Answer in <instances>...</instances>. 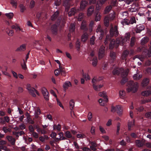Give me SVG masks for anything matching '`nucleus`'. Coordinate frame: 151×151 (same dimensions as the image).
<instances>
[{
  "mask_svg": "<svg viewBox=\"0 0 151 151\" xmlns=\"http://www.w3.org/2000/svg\"><path fill=\"white\" fill-rule=\"evenodd\" d=\"M130 37L129 33H127L125 34L124 38L122 37L118 38L116 39V41L112 40L111 41L109 45V49H112L114 46L117 47L119 45L123 46L126 42L129 41Z\"/></svg>",
  "mask_w": 151,
  "mask_h": 151,
  "instance_id": "nucleus-1",
  "label": "nucleus"
},
{
  "mask_svg": "<svg viewBox=\"0 0 151 151\" xmlns=\"http://www.w3.org/2000/svg\"><path fill=\"white\" fill-rule=\"evenodd\" d=\"M129 71V70L127 68L124 70L122 68H115L113 70V73L114 75H118L119 73H121V76L122 78L121 83L122 84H124L128 80L126 77L127 76Z\"/></svg>",
  "mask_w": 151,
  "mask_h": 151,
  "instance_id": "nucleus-2",
  "label": "nucleus"
},
{
  "mask_svg": "<svg viewBox=\"0 0 151 151\" xmlns=\"http://www.w3.org/2000/svg\"><path fill=\"white\" fill-rule=\"evenodd\" d=\"M110 36L107 35L104 41V43L106 44L108 43L109 40L111 39V37L113 36L116 37L118 35L117 27L116 26H115L114 27L111 26L110 31Z\"/></svg>",
  "mask_w": 151,
  "mask_h": 151,
  "instance_id": "nucleus-3",
  "label": "nucleus"
},
{
  "mask_svg": "<svg viewBox=\"0 0 151 151\" xmlns=\"http://www.w3.org/2000/svg\"><path fill=\"white\" fill-rule=\"evenodd\" d=\"M32 108L34 111V115L35 118L38 119H41L42 116H40L41 114L40 110L35 103L34 102L32 103Z\"/></svg>",
  "mask_w": 151,
  "mask_h": 151,
  "instance_id": "nucleus-4",
  "label": "nucleus"
},
{
  "mask_svg": "<svg viewBox=\"0 0 151 151\" xmlns=\"http://www.w3.org/2000/svg\"><path fill=\"white\" fill-rule=\"evenodd\" d=\"M115 13L113 12L110 13L109 16H106L105 17L104 20V24L106 26H108L109 24V22L113 20L115 17Z\"/></svg>",
  "mask_w": 151,
  "mask_h": 151,
  "instance_id": "nucleus-5",
  "label": "nucleus"
},
{
  "mask_svg": "<svg viewBox=\"0 0 151 151\" xmlns=\"http://www.w3.org/2000/svg\"><path fill=\"white\" fill-rule=\"evenodd\" d=\"M111 111L113 112H116L118 114L119 116H121L122 114L123 108L121 106L119 105H116L115 106H112Z\"/></svg>",
  "mask_w": 151,
  "mask_h": 151,
  "instance_id": "nucleus-6",
  "label": "nucleus"
},
{
  "mask_svg": "<svg viewBox=\"0 0 151 151\" xmlns=\"http://www.w3.org/2000/svg\"><path fill=\"white\" fill-rule=\"evenodd\" d=\"M105 47L101 46L98 52V58L100 60L105 55Z\"/></svg>",
  "mask_w": 151,
  "mask_h": 151,
  "instance_id": "nucleus-7",
  "label": "nucleus"
},
{
  "mask_svg": "<svg viewBox=\"0 0 151 151\" xmlns=\"http://www.w3.org/2000/svg\"><path fill=\"white\" fill-rule=\"evenodd\" d=\"M42 92L45 99L46 101L49 99V93L47 89L45 88H42Z\"/></svg>",
  "mask_w": 151,
  "mask_h": 151,
  "instance_id": "nucleus-8",
  "label": "nucleus"
},
{
  "mask_svg": "<svg viewBox=\"0 0 151 151\" xmlns=\"http://www.w3.org/2000/svg\"><path fill=\"white\" fill-rule=\"evenodd\" d=\"M96 32L99 34L101 36L99 37L100 40H101L102 38V36L104 35V31L101 29V26L100 25H99L97 28L96 29Z\"/></svg>",
  "mask_w": 151,
  "mask_h": 151,
  "instance_id": "nucleus-9",
  "label": "nucleus"
},
{
  "mask_svg": "<svg viewBox=\"0 0 151 151\" xmlns=\"http://www.w3.org/2000/svg\"><path fill=\"white\" fill-rule=\"evenodd\" d=\"M145 140H142L140 141L139 140H137L136 141L135 143L137 146L139 147H142L145 144Z\"/></svg>",
  "mask_w": 151,
  "mask_h": 151,
  "instance_id": "nucleus-10",
  "label": "nucleus"
},
{
  "mask_svg": "<svg viewBox=\"0 0 151 151\" xmlns=\"http://www.w3.org/2000/svg\"><path fill=\"white\" fill-rule=\"evenodd\" d=\"M89 59L91 62V64L94 67L96 66L98 63L97 58L94 57V58H91Z\"/></svg>",
  "mask_w": 151,
  "mask_h": 151,
  "instance_id": "nucleus-11",
  "label": "nucleus"
},
{
  "mask_svg": "<svg viewBox=\"0 0 151 151\" xmlns=\"http://www.w3.org/2000/svg\"><path fill=\"white\" fill-rule=\"evenodd\" d=\"M94 7L93 6H90L88 9L87 15L88 16L91 15L94 12Z\"/></svg>",
  "mask_w": 151,
  "mask_h": 151,
  "instance_id": "nucleus-12",
  "label": "nucleus"
},
{
  "mask_svg": "<svg viewBox=\"0 0 151 151\" xmlns=\"http://www.w3.org/2000/svg\"><path fill=\"white\" fill-rule=\"evenodd\" d=\"M149 82V79L147 78H144L141 83V86L143 87H145L147 86Z\"/></svg>",
  "mask_w": 151,
  "mask_h": 151,
  "instance_id": "nucleus-13",
  "label": "nucleus"
},
{
  "mask_svg": "<svg viewBox=\"0 0 151 151\" xmlns=\"http://www.w3.org/2000/svg\"><path fill=\"white\" fill-rule=\"evenodd\" d=\"M89 35L87 33H83L81 37V40L83 42H86L88 39Z\"/></svg>",
  "mask_w": 151,
  "mask_h": 151,
  "instance_id": "nucleus-14",
  "label": "nucleus"
},
{
  "mask_svg": "<svg viewBox=\"0 0 151 151\" xmlns=\"http://www.w3.org/2000/svg\"><path fill=\"white\" fill-rule=\"evenodd\" d=\"M142 74L139 72L137 73L134 74L133 76L134 79L135 80H139L142 78Z\"/></svg>",
  "mask_w": 151,
  "mask_h": 151,
  "instance_id": "nucleus-15",
  "label": "nucleus"
},
{
  "mask_svg": "<svg viewBox=\"0 0 151 151\" xmlns=\"http://www.w3.org/2000/svg\"><path fill=\"white\" fill-rule=\"evenodd\" d=\"M132 90V82L131 81H130L127 83V91L128 92H129Z\"/></svg>",
  "mask_w": 151,
  "mask_h": 151,
  "instance_id": "nucleus-16",
  "label": "nucleus"
},
{
  "mask_svg": "<svg viewBox=\"0 0 151 151\" xmlns=\"http://www.w3.org/2000/svg\"><path fill=\"white\" fill-rule=\"evenodd\" d=\"M145 29L144 25L141 24L137 25L136 27V33H138L142 31L143 30Z\"/></svg>",
  "mask_w": 151,
  "mask_h": 151,
  "instance_id": "nucleus-17",
  "label": "nucleus"
},
{
  "mask_svg": "<svg viewBox=\"0 0 151 151\" xmlns=\"http://www.w3.org/2000/svg\"><path fill=\"white\" fill-rule=\"evenodd\" d=\"M88 2L87 1L83 0L81 1L80 4V9L81 10H83L85 8L86 6L87 5Z\"/></svg>",
  "mask_w": 151,
  "mask_h": 151,
  "instance_id": "nucleus-18",
  "label": "nucleus"
},
{
  "mask_svg": "<svg viewBox=\"0 0 151 151\" xmlns=\"http://www.w3.org/2000/svg\"><path fill=\"white\" fill-rule=\"evenodd\" d=\"M30 93L33 96L35 97L36 96V94L37 95H39V93L34 88H32V90L29 91Z\"/></svg>",
  "mask_w": 151,
  "mask_h": 151,
  "instance_id": "nucleus-19",
  "label": "nucleus"
},
{
  "mask_svg": "<svg viewBox=\"0 0 151 151\" xmlns=\"http://www.w3.org/2000/svg\"><path fill=\"white\" fill-rule=\"evenodd\" d=\"M6 138L8 141L10 142L12 144L14 145L15 144V139L14 138L12 137L11 136H8L6 137Z\"/></svg>",
  "mask_w": 151,
  "mask_h": 151,
  "instance_id": "nucleus-20",
  "label": "nucleus"
},
{
  "mask_svg": "<svg viewBox=\"0 0 151 151\" xmlns=\"http://www.w3.org/2000/svg\"><path fill=\"white\" fill-rule=\"evenodd\" d=\"M121 23L123 25H128L129 23L132 24V22L129 21L127 19L124 18L121 22Z\"/></svg>",
  "mask_w": 151,
  "mask_h": 151,
  "instance_id": "nucleus-21",
  "label": "nucleus"
},
{
  "mask_svg": "<svg viewBox=\"0 0 151 151\" xmlns=\"http://www.w3.org/2000/svg\"><path fill=\"white\" fill-rule=\"evenodd\" d=\"M103 86V84H100L98 85H95L94 84L93 85V89L96 91H100V89Z\"/></svg>",
  "mask_w": 151,
  "mask_h": 151,
  "instance_id": "nucleus-22",
  "label": "nucleus"
},
{
  "mask_svg": "<svg viewBox=\"0 0 151 151\" xmlns=\"http://www.w3.org/2000/svg\"><path fill=\"white\" fill-rule=\"evenodd\" d=\"M99 96L101 97H103L105 99H106L105 101L106 102H107L108 100L107 98V96L106 94V93L104 91L100 92L99 93Z\"/></svg>",
  "mask_w": 151,
  "mask_h": 151,
  "instance_id": "nucleus-23",
  "label": "nucleus"
},
{
  "mask_svg": "<svg viewBox=\"0 0 151 151\" xmlns=\"http://www.w3.org/2000/svg\"><path fill=\"white\" fill-rule=\"evenodd\" d=\"M139 88V85L137 83H134L133 85V93L137 91Z\"/></svg>",
  "mask_w": 151,
  "mask_h": 151,
  "instance_id": "nucleus-24",
  "label": "nucleus"
},
{
  "mask_svg": "<svg viewBox=\"0 0 151 151\" xmlns=\"http://www.w3.org/2000/svg\"><path fill=\"white\" fill-rule=\"evenodd\" d=\"M129 52L127 50H125L123 52L121 56V58L122 60L126 59V57L129 54Z\"/></svg>",
  "mask_w": 151,
  "mask_h": 151,
  "instance_id": "nucleus-25",
  "label": "nucleus"
},
{
  "mask_svg": "<svg viewBox=\"0 0 151 151\" xmlns=\"http://www.w3.org/2000/svg\"><path fill=\"white\" fill-rule=\"evenodd\" d=\"M27 119V122L30 124H33L34 123V122L32 119L30 117V116L29 114H26Z\"/></svg>",
  "mask_w": 151,
  "mask_h": 151,
  "instance_id": "nucleus-26",
  "label": "nucleus"
},
{
  "mask_svg": "<svg viewBox=\"0 0 151 151\" xmlns=\"http://www.w3.org/2000/svg\"><path fill=\"white\" fill-rule=\"evenodd\" d=\"M149 39L148 37H145L142 38L141 40V44L142 45H144L148 42Z\"/></svg>",
  "mask_w": 151,
  "mask_h": 151,
  "instance_id": "nucleus-27",
  "label": "nucleus"
},
{
  "mask_svg": "<svg viewBox=\"0 0 151 151\" xmlns=\"http://www.w3.org/2000/svg\"><path fill=\"white\" fill-rule=\"evenodd\" d=\"M119 97L123 99L125 96V92L123 90H120L119 92Z\"/></svg>",
  "mask_w": 151,
  "mask_h": 151,
  "instance_id": "nucleus-28",
  "label": "nucleus"
},
{
  "mask_svg": "<svg viewBox=\"0 0 151 151\" xmlns=\"http://www.w3.org/2000/svg\"><path fill=\"white\" fill-rule=\"evenodd\" d=\"M78 10H77L75 8H72L70 11L68 13V15L69 16L73 15L76 12H77Z\"/></svg>",
  "mask_w": 151,
  "mask_h": 151,
  "instance_id": "nucleus-29",
  "label": "nucleus"
},
{
  "mask_svg": "<svg viewBox=\"0 0 151 151\" xmlns=\"http://www.w3.org/2000/svg\"><path fill=\"white\" fill-rule=\"evenodd\" d=\"M151 94V91H143L141 93L142 96H147Z\"/></svg>",
  "mask_w": 151,
  "mask_h": 151,
  "instance_id": "nucleus-30",
  "label": "nucleus"
},
{
  "mask_svg": "<svg viewBox=\"0 0 151 151\" xmlns=\"http://www.w3.org/2000/svg\"><path fill=\"white\" fill-rule=\"evenodd\" d=\"M81 73L83 77L85 78L86 80H90V77L87 73H84L83 70H82Z\"/></svg>",
  "mask_w": 151,
  "mask_h": 151,
  "instance_id": "nucleus-31",
  "label": "nucleus"
},
{
  "mask_svg": "<svg viewBox=\"0 0 151 151\" xmlns=\"http://www.w3.org/2000/svg\"><path fill=\"white\" fill-rule=\"evenodd\" d=\"M5 15L7 18L9 19H12L14 16V14L13 12H9L6 13Z\"/></svg>",
  "mask_w": 151,
  "mask_h": 151,
  "instance_id": "nucleus-32",
  "label": "nucleus"
},
{
  "mask_svg": "<svg viewBox=\"0 0 151 151\" xmlns=\"http://www.w3.org/2000/svg\"><path fill=\"white\" fill-rule=\"evenodd\" d=\"M26 45L25 44H22L18 48L16 51H24L25 50Z\"/></svg>",
  "mask_w": 151,
  "mask_h": 151,
  "instance_id": "nucleus-33",
  "label": "nucleus"
},
{
  "mask_svg": "<svg viewBox=\"0 0 151 151\" xmlns=\"http://www.w3.org/2000/svg\"><path fill=\"white\" fill-rule=\"evenodd\" d=\"M76 47L77 49V50L79 51L80 48V41L78 39H77V41L76 43Z\"/></svg>",
  "mask_w": 151,
  "mask_h": 151,
  "instance_id": "nucleus-34",
  "label": "nucleus"
},
{
  "mask_svg": "<svg viewBox=\"0 0 151 151\" xmlns=\"http://www.w3.org/2000/svg\"><path fill=\"white\" fill-rule=\"evenodd\" d=\"M71 85L70 82L69 81H67L65 82L63 85V87L65 89H67L68 87L71 86Z\"/></svg>",
  "mask_w": 151,
  "mask_h": 151,
  "instance_id": "nucleus-35",
  "label": "nucleus"
},
{
  "mask_svg": "<svg viewBox=\"0 0 151 151\" xmlns=\"http://www.w3.org/2000/svg\"><path fill=\"white\" fill-rule=\"evenodd\" d=\"M101 80V79H97L96 77H94L92 79V83H93V85H96V83L98 82Z\"/></svg>",
  "mask_w": 151,
  "mask_h": 151,
  "instance_id": "nucleus-36",
  "label": "nucleus"
},
{
  "mask_svg": "<svg viewBox=\"0 0 151 151\" xmlns=\"http://www.w3.org/2000/svg\"><path fill=\"white\" fill-rule=\"evenodd\" d=\"M53 129L54 130H56L58 131H60L61 130V126L60 124L57 125L55 124L53 126Z\"/></svg>",
  "mask_w": 151,
  "mask_h": 151,
  "instance_id": "nucleus-37",
  "label": "nucleus"
},
{
  "mask_svg": "<svg viewBox=\"0 0 151 151\" xmlns=\"http://www.w3.org/2000/svg\"><path fill=\"white\" fill-rule=\"evenodd\" d=\"M81 28L82 29H84L85 30L87 29V28L86 27V22L85 21H82Z\"/></svg>",
  "mask_w": 151,
  "mask_h": 151,
  "instance_id": "nucleus-38",
  "label": "nucleus"
},
{
  "mask_svg": "<svg viewBox=\"0 0 151 151\" xmlns=\"http://www.w3.org/2000/svg\"><path fill=\"white\" fill-rule=\"evenodd\" d=\"M91 145L90 146V147L91 150L94 151L96 150V144L95 142H93L91 143Z\"/></svg>",
  "mask_w": 151,
  "mask_h": 151,
  "instance_id": "nucleus-39",
  "label": "nucleus"
},
{
  "mask_svg": "<svg viewBox=\"0 0 151 151\" xmlns=\"http://www.w3.org/2000/svg\"><path fill=\"white\" fill-rule=\"evenodd\" d=\"M111 8L112 7L111 5H110L106 7L104 11V14H106L109 13L110 10L111 9Z\"/></svg>",
  "mask_w": 151,
  "mask_h": 151,
  "instance_id": "nucleus-40",
  "label": "nucleus"
},
{
  "mask_svg": "<svg viewBox=\"0 0 151 151\" xmlns=\"http://www.w3.org/2000/svg\"><path fill=\"white\" fill-rule=\"evenodd\" d=\"M24 60H23V62L21 63V65L22 68L24 70H26L27 69V67L26 65V63Z\"/></svg>",
  "mask_w": 151,
  "mask_h": 151,
  "instance_id": "nucleus-41",
  "label": "nucleus"
},
{
  "mask_svg": "<svg viewBox=\"0 0 151 151\" xmlns=\"http://www.w3.org/2000/svg\"><path fill=\"white\" fill-rule=\"evenodd\" d=\"M101 16L100 13H96L95 17V21L96 22L99 21L101 19Z\"/></svg>",
  "mask_w": 151,
  "mask_h": 151,
  "instance_id": "nucleus-42",
  "label": "nucleus"
},
{
  "mask_svg": "<svg viewBox=\"0 0 151 151\" xmlns=\"http://www.w3.org/2000/svg\"><path fill=\"white\" fill-rule=\"evenodd\" d=\"M58 11H56L52 16L51 17V19L52 20H54L55 19L57 18L58 15Z\"/></svg>",
  "mask_w": 151,
  "mask_h": 151,
  "instance_id": "nucleus-43",
  "label": "nucleus"
},
{
  "mask_svg": "<svg viewBox=\"0 0 151 151\" xmlns=\"http://www.w3.org/2000/svg\"><path fill=\"white\" fill-rule=\"evenodd\" d=\"M59 139L60 140H64L66 139L65 137L63 136V132H61L58 133Z\"/></svg>",
  "mask_w": 151,
  "mask_h": 151,
  "instance_id": "nucleus-44",
  "label": "nucleus"
},
{
  "mask_svg": "<svg viewBox=\"0 0 151 151\" xmlns=\"http://www.w3.org/2000/svg\"><path fill=\"white\" fill-rule=\"evenodd\" d=\"M110 57L111 58L112 60H114L116 58V54L115 52H111L110 53Z\"/></svg>",
  "mask_w": 151,
  "mask_h": 151,
  "instance_id": "nucleus-45",
  "label": "nucleus"
},
{
  "mask_svg": "<svg viewBox=\"0 0 151 151\" xmlns=\"http://www.w3.org/2000/svg\"><path fill=\"white\" fill-rule=\"evenodd\" d=\"M75 24H71L70 27V32H73L75 30Z\"/></svg>",
  "mask_w": 151,
  "mask_h": 151,
  "instance_id": "nucleus-46",
  "label": "nucleus"
},
{
  "mask_svg": "<svg viewBox=\"0 0 151 151\" xmlns=\"http://www.w3.org/2000/svg\"><path fill=\"white\" fill-rule=\"evenodd\" d=\"M103 4H101V3H99V1H98L96 5V10H100Z\"/></svg>",
  "mask_w": 151,
  "mask_h": 151,
  "instance_id": "nucleus-47",
  "label": "nucleus"
},
{
  "mask_svg": "<svg viewBox=\"0 0 151 151\" xmlns=\"http://www.w3.org/2000/svg\"><path fill=\"white\" fill-rule=\"evenodd\" d=\"M20 12H23L26 9L25 6L22 4H20L19 5Z\"/></svg>",
  "mask_w": 151,
  "mask_h": 151,
  "instance_id": "nucleus-48",
  "label": "nucleus"
},
{
  "mask_svg": "<svg viewBox=\"0 0 151 151\" xmlns=\"http://www.w3.org/2000/svg\"><path fill=\"white\" fill-rule=\"evenodd\" d=\"M70 109H73L75 103L73 100H71L69 102Z\"/></svg>",
  "mask_w": 151,
  "mask_h": 151,
  "instance_id": "nucleus-49",
  "label": "nucleus"
},
{
  "mask_svg": "<svg viewBox=\"0 0 151 151\" xmlns=\"http://www.w3.org/2000/svg\"><path fill=\"white\" fill-rule=\"evenodd\" d=\"M65 136L68 138H70L72 137L70 132L69 131H66L65 133Z\"/></svg>",
  "mask_w": 151,
  "mask_h": 151,
  "instance_id": "nucleus-50",
  "label": "nucleus"
},
{
  "mask_svg": "<svg viewBox=\"0 0 151 151\" xmlns=\"http://www.w3.org/2000/svg\"><path fill=\"white\" fill-rule=\"evenodd\" d=\"M11 4L12 5V6L16 8L17 7V3L16 1L14 0H11Z\"/></svg>",
  "mask_w": 151,
  "mask_h": 151,
  "instance_id": "nucleus-51",
  "label": "nucleus"
},
{
  "mask_svg": "<svg viewBox=\"0 0 151 151\" xmlns=\"http://www.w3.org/2000/svg\"><path fill=\"white\" fill-rule=\"evenodd\" d=\"M57 26L56 24H54L51 27V30L53 32H56Z\"/></svg>",
  "mask_w": 151,
  "mask_h": 151,
  "instance_id": "nucleus-52",
  "label": "nucleus"
},
{
  "mask_svg": "<svg viewBox=\"0 0 151 151\" xmlns=\"http://www.w3.org/2000/svg\"><path fill=\"white\" fill-rule=\"evenodd\" d=\"M8 28H6V33L8 34V35L9 36H12L13 35V34L14 33L13 30H11L9 31V32H8V30H8Z\"/></svg>",
  "mask_w": 151,
  "mask_h": 151,
  "instance_id": "nucleus-53",
  "label": "nucleus"
},
{
  "mask_svg": "<svg viewBox=\"0 0 151 151\" xmlns=\"http://www.w3.org/2000/svg\"><path fill=\"white\" fill-rule=\"evenodd\" d=\"M98 102L101 106H104L105 105V101L101 99L99 100Z\"/></svg>",
  "mask_w": 151,
  "mask_h": 151,
  "instance_id": "nucleus-54",
  "label": "nucleus"
},
{
  "mask_svg": "<svg viewBox=\"0 0 151 151\" xmlns=\"http://www.w3.org/2000/svg\"><path fill=\"white\" fill-rule=\"evenodd\" d=\"M95 38L94 36H93L90 39V43L91 45H94V41Z\"/></svg>",
  "mask_w": 151,
  "mask_h": 151,
  "instance_id": "nucleus-55",
  "label": "nucleus"
},
{
  "mask_svg": "<svg viewBox=\"0 0 151 151\" xmlns=\"http://www.w3.org/2000/svg\"><path fill=\"white\" fill-rule=\"evenodd\" d=\"M83 13H81L80 14L78 15V17H77V19H78V20L79 21H81L83 19Z\"/></svg>",
  "mask_w": 151,
  "mask_h": 151,
  "instance_id": "nucleus-56",
  "label": "nucleus"
},
{
  "mask_svg": "<svg viewBox=\"0 0 151 151\" xmlns=\"http://www.w3.org/2000/svg\"><path fill=\"white\" fill-rule=\"evenodd\" d=\"M35 2L34 1L32 0L30 3L29 6L31 8H33L35 6Z\"/></svg>",
  "mask_w": 151,
  "mask_h": 151,
  "instance_id": "nucleus-57",
  "label": "nucleus"
},
{
  "mask_svg": "<svg viewBox=\"0 0 151 151\" xmlns=\"http://www.w3.org/2000/svg\"><path fill=\"white\" fill-rule=\"evenodd\" d=\"M95 127L94 126H92L91 129V132L93 135L95 134Z\"/></svg>",
  "mask_w": 151,
  "mask_h": 151,
  "instance_id": "nucleus-58",
  "label": "nucleus"
},
{
  "mask_svg": "<svg viewBox=\"0 0 151 151\" xmlns=\"http://www.w3.org/2000/svg\"><path fill=\"white\" fill-rule=\"evenodd\" d=\"M95 54V52L94 51H92L90 54L89 59L91 58H94Z\"/></svg>",
  "mask_w": 151,
  "mask_h": 151,
  "instance_id": "nucleus-59",
  "label": "nucleus"
},
{
  "mask_svg": "<svg viewBox=\"0 0 151 151\" xmlns=\"http://www.w3.org/2000/svg\"><path fill=\"white\" fill-rule=\"evenodd\" d=\"M108 64L107 63H104L102 66L103 69L104 70H106L107 68Z\"/></svg>",
  "mask_w": 151,
  "mask_h": 151,
  "instance_id": "nucleus-60",
  "label": "nucleus"
},
{
  "mask_svg": "<svg viewBox=\"0 0 151 151\" xmlns=\"http://www.w3.org/2000/svg\"><path fill=\"white\" fill-rule=\"evenodd\" d=\"M56 101H57V104L59 105L63 109L64 107H63V105H62L61 103V102L59 100L57 99V98H56Z\"/></svg>",
  "mask_w": 151,
  "mask_h": 151,
  "instance_id": "nucleus-61",
  "label": "nucleus"
},
{
  "mask_svg": "<svg viewBox=\"0 0 151 151\" xmlns=\"http://www.w3.org/2000/svg\"><path fill=\"white\" fill-rule=\"evenodd\" d=\"M145 73L151 74V68H146L145 70Z\"/></svg>",
  "mask_w": 151,
  "mask_h": 151,
  "instance_id": "nucleus-62",
  "label": "nucleus"
},
{
  "mask_svg": "<svg viewBox=\"0 0 151 151\" xmlns=\"http://www.w3.org/2000/svg\"><path fill=\"white\" fill-rule=\"evenodd\" d=\"M132 123L131 121L129 122L128 124V128L129 130H131L132 127Z\"/></svg>",
  "mask_w": 151,
  "mask_h": 151,
  "instance_id": "nucleus-63",
  "label": "nucleus"
},
{
  "mask_svg": "<svg viewBox=\"0 0 151 151\" xmlns=\"http://www.w3.org/2000/svg\"><path fill=\"white\" fill-rule=\"evenodd\" d=\"M145 116L147 118L151 119V112L146 113L145 114Z\"/></svg>",
  "mask_w": 151,
  "mask_h": 151,
  "instance_id": "nucleus-64",
  "label": "nucleus"
}]
</instances>
